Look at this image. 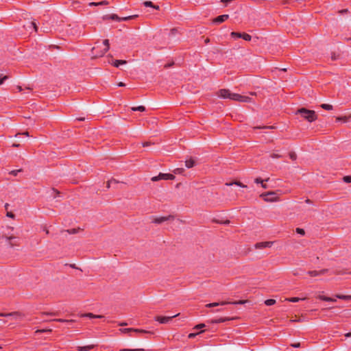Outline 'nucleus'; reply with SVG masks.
<instances>
[{
  "mask_svg": "<svg viewBox=\"0 0 351 351\" xmlns=\"http://www.w3.org/2000/svg\"><path fill=\"white\" fill-rule=\"evenodd\" d=\"M21 170V169H19V170H13L10 172V174L13 175V176H16L17 173L19 172H20Z\"/></svg>",
  "mask_w": 351,
  "mask_h": 351,
  "instance_id": "45",
  "label": "nucleus"
},
{
  "mask_svg": "<svg viewBox=\"0 0 351 351\" xmlns=\"http://www.w3.org/2000/svg\"><path fill=\"white\" fill-rule=\"evenodd\" d=\"M272 244L273 242L271 241L261 242L256 243L254 247L256 249H263L265 247H271Z\"/></svg>",
  "mask_w": 351,
  "mask_h": 351,
  "instance_id": "10",
  "label": "nucleus"
},
{
  "mask_svg": "<svg viewBox=\"0 0 351 351\" xmlns=\"http://www.w3.org/2000/svg\"><path fill=\"white\" fill-rule=\"evenodd\" d=\"M108 2L107 1H102L100 2H91L88 4L90 6H98V5H108Z\"/></svg>",
  "mask_w": 351,
  "mask_h": 351,
  "instance_id": "13",
  "label": "nucleus"
},
{
  "mask_svg": "<svg viewBox=\"0 0 351 351\" xmlns=\"http://www.w3.org/2000/svg\"><path fill=\"white\" fill-rule=\"evenodd\" d=\"M80 229H76V228H73V229H71V230H68L67 232L69 233V234H76L79 232Z\"/></svg>",
  "mask_w": 351,
  "mask_h": 351,
  "instance_id": "38",
  "label": "nucleus"
},
{
  "mask_svg": "<svg viewBox=\"0 0 351 351\" xmlns=\"http://www.w3.org/2000/svg\"><path fill=\"white\" fill-rule=\"evenodd\" d=\"M53 321L59 322H72L73 320H66V319H53Z\"/></svg>",
  "mask_w": 351,
  "mask_h": 351,
  "instance_id": "39",
  "label": "nucleus"
},
{
  "mask_svg": "<svg viewBox=\"0 0 351 351\" xmlns=\"http://www.w3.org/2000/svg\"><path fill=\"white\" fill-rule=\"evenodd\" d=\"M108 49H109V47H106L105 49L104 50V51H102L99 56H103L105 54V53L108 51Z\"/></svg>",
  "mask_w": 351,
  "mask_h": 351,
  "instance_id": "48",
  "label": "nucleus"
},
{
  "mask_svg": "<svg viewBox=\"0 0 351 351\" xmlns=\"http://www.w3.org/2000/svg\"><path fill=\"white\" fill-rule=\"evenodd\" d=\"M295 231H296L297 233H298V234H300L301 235H304L305 234V231L302 228H296Z\"/></svg>",
  "mask_w": 351,
  "mask_h": 351,
  "instance_id": "34",
  "label": "nucleus"
},
{
  "mask_svg": "<svg viewBox=\"0 0 351 351\" xmlns=\"http://www.w3.org/2000/svg\"><path fill=\"white\" fill-rule=\"evenodd\" d=\"M230 319H233V318H219L217 319H213L210 322L213 324H219Z\"/></svg>",
  "mask_w": 351,
  "mask_h": 351,
  "instance_id": "15",
  "label": "nucleus"
},
{
  "mask_svg": "<svg viewBox=\"0 0 351 351\" xmlns=\"http://www.w3.org/2000/svg\"><path fill=\"white\" fill-rule=\"evenodd\" d=\"M318 298L320 300H324V301H330V300H332V298H329V297L323 296V295H319Z\"/></svg>",
  "mask_w": 351,
  "mask_h": 351,
  "instance_id": "31",
  "label": "nucleus"
},
{
  "mask_svg": "<svg viewBox=\"0 0 351 351\" xmlns=\"http://www.w3.org/2000/svg\"><path fill=\"white\" fill-rule=\"evenodd\" d=\"M127 62L125 60H115L113 62V65L116 67H118L120 64H125Z\"/></svg>",
  "mask_w": 351,
  "mask_h": 351,
  "instance_id": "21",
  "label": "nucleus"
},
{
  "mask_svg": "<svg viewBox=\"0 0 351 351\" xmlns=\"http://www.w3.org/2000/svg\"><path fill=\"white\" fill-rule=\"evenodd\" d=\"M198 333H190L189 335V338L192 339L195 337Z\"/></svg>",
  "mask_w": 351,
  "mask_h": 351,
  "instance_id": "51",
  "label": "nucleus"
},
{
  "mask_svg": "<svg viewBox=\"0 0 351 351\" xmlns=\"http://www.w3.org/2000/svg\"><path fill=\"white\" fill-rule=\"evenodd\" d=\"M327 271H328V269H326L319 271V275H323V274H326L327 272Z\"/></svg>",
  "mask_w": 351,
  "mask_h": 351,
  "instance_id": "50",
  "label": "nucleus"
},
{
  "mask_svg": "<svg viewBox=\"0 0 351 351\" xmlns=\"http://www.w3.org/2000/svg\"><path fill=\"white\" fill-rule=\"evenodd\" d=\"M227 304H229V302L224 301V302H213V303H212V306H213V307H215V306H218L220 305H225Z\"/></svg>",
  "mask_w": 351,
  "mask_h": 351,
  "instance_id": "28",
  "label": "nucleus"
},
{
  "mask_svg": "<svg viewBox=\"0 0 351 351\" xmlns=\"http://www.w3.org/2000/svg\"><path fill=\"white\" fill-rule=\"evenodd\" d=\"M137 16H138V15H132V16H125V17H119L117 14H110V15L104 16L103 17V19L104 20H107V19H110L115 20L117 21L120 22V21H128L130 19H135Z\"/></svg>",
  "mask_w": 351,
  "mask_h": 351,
  "instance_id": "3",
  "label": "nucleus"
},
{
  "mask_svg": "<svg viewBox=\"0 0 351 351\" xmlns=\"http://www.w3.org/2000/svg\"><path fill=\"white\" fill-rule=\"evenodd\" d=\"M94 347H95L94 345H90V346H79V347H77V350L79 351H89Z\"/></svg>",
  "mask_w": 351,
  "mask_h": 351,
  "instance_id": "14",
  "label": "nucleus"
},
{
  "mask_svg": "<svg viewBox=\"0 0 351 351\" xmlns=\"http://www.w3.org/2000/svg\"><path fill=\"white\" fill-rule=\"evenodd\" d=\"M8 78V75H5L2 78H0V85H1L3 83V81Z\"/></svg>",
  "mask_w": 351,
  "mask_h": 351,
  "instance_id": "46",
  "label": "nucleus"
},
{
  "mask_svg": "<svg viewBox=\"0 0 351 351\" xmlns=\"http://www.w3.org/2000/svg\"><path fill=\"white\" fill-rule=\"evenodd\" d=\"M119 86H125V84L123 82H119L118 84H117Z\"/></svg>",
  "mask_w": 351,
  "mask_h": 351,
  "instance_id": "57",
  "label": "nucleus"
},
{
  "mask_svg": "<svg viewBox=\"0 0 351 351\" xmlns=\"http://www.w3.org/2000/svg\"><path fill=\"white\" fill-rule=\"evenodd\" d=\"M294 348H299L300 347V343H293L291 345Z\"/></svg>",
  "mask_w": 351,
  "mask_h": 351,
  "instance_id": "54",
  "label": "nucleus"
},
{
  "mask_svg": "<svg viewBox=\"0 0 351 351\" xmlns=\"http://www.w3.org/2000/svg\"><path fill=\"white\" fill-rule=\"evenodd\" d=\"M261 186H262V187H263V188H264V189H266V188H267V185H266V184H263V182H262V183H261Z\"/></svg>",
  "mask_w": 351,
  "mask_h": 351,
  "instance_id": "62",
  "label": "nucleus"
},
{
  "mask_svg": "<svg viewBox=\"0 0 351 351\" xmlns=\"http://www.w3.org/2000/svg\"><path fill=\"white\" fill-rule=\"evenodd\" d=\"M305 300V298H287L286 299V300L289 301V302H299L300 300Z\"/></svg>",
  "mask_w": 351,
  "mask_h": 351,
  "instance_id": "22",
  "label": "nucleus"
},
{
  "mask_svg": "<svg viewBox=\"0 0 351 351\" xmlns=\"http://www.w3.org/2000/svg\"><path fill=\"white\" fill-rule=\"evenodd\" d=\"M276 303V300L274 299H269L265 301V304L267 306H271Z\"/></svg>",
  "mask_w": 351,
  "mask_h": 351,
  "instance_id": "26",
  "label": "nucleus"
},
{
  "mask_svg": "<svg viewBox=\"0 0 351 351\" xmlns=\"http://www.w3.org/2000/svg\"><path fill=\"white\" fill-rule=\"evenodd\" d=\"M289 157L291 160H295L297 158V155L295 152L289 153Z\"/></svg>",
  "mask_w": 351,
  "mask_h": 351,
  "instance_id": "36",
  "label": "nucleus"
},
{
  "mask_svg": "<svg viewBox=\"0 0 351 351\" xmlns=\"http://www.w3.org/2000/svg\"><path fill=\"white\" fill-rule=\"evenodd\" d=\"M143 4L145 7H152L156 10H159V6L154 5L152 1H145L143 3Z\"/></svg>",
  "mask_w": 351,
  "mask_h": 351,
  "instance_id": "16",
  "label": "nucleus"
},
{
  "mask_svg": "<svg viewBox=\"0 0 351 351\" xmlns=\"http://www.w3.org/2000/svg\"><path fill=\"white\" fill-rule=\"evenodd\" d=\"M261 197H263L265 202H277L278 200V196L277 192L270 191L266 193H263Z\"/></svg>",
  "mask_w": 351,
  "mask_h": 351,
  "instance_id": "4",
  "label": "nucleus"
},
{
  "mask_svg": "<svg viewBox=\"0 0 351 351\" xmlns=\"http://www.w3.org/2000/svg\"><path fill=\"white\" fill-rule=\"evenodd\" d=\"M12 146H13V147H19V144L14 143V144L12 145Z\"/></svg>",
  "mask_w": 351,
  "mask_h": 351,
  "instance_id": "61",
  "label": "nucleus"
},
{
  "mask_svg": "<svg viewBox=\"0 0 351 351\" xmlns=\"http://www.w3.org/2000/svg\"><path fill=\"white\" fill-rule=\"evenodd\" d=\"M233 184H236L239 186H241L242 188H247V186L246 185H244L241 182H230V183H226V185L227 186H232Z\"/></svg>",
  "mask_w": 351,
  "mask_h": 351,
  "instance_id": "18",
  "label": "nucleus"
},
{
  "mask_svg": "<svg viewBox=\"0 0 351 351\" xmlns=\"http://www.w3.org/2000/svg\"><path fill=\"white\" fill-rule=\"evenodd\" d=\"M337 121H341V120H342V121H343L344 122H347V121H348V117H337Z\"/></svg>",
  "mask_w": 351,
  "mask_h": 351,
  "instance_id": "42",
  "label": "nucleus"
},
{
  "mask_svg": "<svg viewBox=\"0 0 351 351\" xmlns=\"http://www.w3.org/2000/svg\"><path fill=\"white\" fill-rule=\"evenodd\" d=\"M306 202L307 204H311V201L309 199H307L306 200Z\"/></svg>",
  "mask_w": 351,
  "mask_h": 351,
  "instance_id": "64",
  "label": "nucleus"
},
{
  "mask_svg": "<svg viewBox=\"0 0 351 351\" xmlns=\"http://www.w3.org/2000/svg\"><path fill=\"white\" fill-rule=\"evenodd\" d=\"M119 183V182L114 179H112L111 180H109L108 182H107V185H106V187L108 189H109L111 186V184H117Z\"/></svg>",
  "mask_w": 351,
  "mask_h": 351,
  "instance_id": "24",
  "label": "nucleus"
},
{
  "mask_svg": "<svg viewBox=\"0 0 351 351\" xmlns=\"http://www.w3.org/2000/svg\"><path fill=\"white\" fill-rule=\"evenodd\" d=\"M331 58L332 60H337V56L335 55V53L332 54Z\"/></svg>",
  "mask_w": 351,
  "mask_h": 351,
  "instance_id": "55",
  "label": "nucleus"
},
{
  "mask_svg": "<svg viewBox=\"0 0 351 351\" xmlns=\"http://www.w3.org/2000/svg\"><path fill=\"white\" fill-rule=\"evenodd\" d=\"M205 326V324H198V325H196L194 328V329H199V328H202Z\"/></svg>",
  "mask_w": 351,
  "mask_h": 351,
  "instance_id": "43",
  "label": "nucleus"
},
{
  "mask_svg": "<svg viewBox=\"0 0 351 351\" xmlns=\"http://www.w3.org/2000/svg\"><path fill=\"white\" fill-rule=\"evenodd\" d=\"M217 95L223 99H230L239 102H251L252 99L247 96L231 93L228 89H221L217 92Z\"/></svg>",
  "mask_w": 351,
  "mask_h": 351,
  "instance_id": "1",
  "label": "nucleus"
},
{
  "mask_svg": "<svg viewBox=\"0 0 351 351\" xmlns=\"http://www.w3.org/2000/svg\"><path fill=\"white\" fill-rule=\"evenodd\" d=\"M179 314H176L173 316L169 317H162V316H158L156 317V320L159 322L160 324H167L168 323L172 318L176 317L178 316Z\"/></svg>",
  "mask_w": 351,
  "mask_h": 351,
  "instance_id": "8",
  "label": "nucleus"
},
{
  "mask_svg": "<svg viewBox=\"0 0 351 351\" xmlns=\"http://www.w3.org/2000/svg\"><path fill=\"white\" fill-rule=\"evenodd\" d=\"M6 215H7V217H10V218H12V219L14 218V215L11 212H8Z\"/></svg>",
  "mask_w": 351,
  "mask_h": 351,
  "instance_id": "47",
  "label": "nucleus"
},
{
  "mask_svg": "<svg viewBox=\"0 0 351 351\" xmlns=\"http://www.w3.org/2000/svg\"><path fill=\"white\" fill-rule=\"evenodd\" d=\"M22 134L25 135V136H29V132H25L23 133Z\"/></svg>",
  "mask_w": 351,
  "mask_h": 351,
  "instance_id": "63",
  "label": "nucleus"
},
{
  "mask_svg": "<svg viewBox=\"0 0 351 351\" xmlns=\"http://www.w3.org/2000/svg\"><path fill=\"white\" fill-rule=\"evenodd\" d=\"M133 330H134V328H132L120 329V331L123 333H127V332H129L133 331Z\"/></svg>",
  "mask_w": 351,
  "mask_h": 351,
  "instance_id": "33",
  "label": "nucleus"
},
{
  "mask_svg": "<svg viewBox=\"0 0 351 351\" xmlns=\"http://www.w3.org/2000/svg\"><path fill=\"white\" fill-rule=\"evenodd\" d=\"M337 298L341 299V300H350L351 299V295H340L338 294L336 295Z\"/></svg>",
  "mask_w": 351,
  "mask_h": 351,
  "instance_id": "25",
  "label": "nucleus"
},
{
  "mask_svg": "<svg viewBox=\"0 0 351 351\" xmlns=\"http://www.w3.org/2000/svg\"><path fill=\"white\" fill-rule=\"evenodd\" d=\"M132 110H133V111L143 112V111L145 110V108L143 106H137V107H132Z\"/></svg>",
  "mask_w": 351,
  "mask_h": 351,
  "instance_id": "20",
  "label": "nucleus"
},
{
  "mask_svg": "<svg viewBox=\"0 0 351 351\" xmlns=\"http://www.w3.org/2000/svg\"><path fill=\"white\" fill-rule=\"evenodd\" d=\"M21 315L19 312H12L9 313H0V317H11L12 319H19L21 317Z\"/></svg>",
  "mask_w": 351,
  "mask_h": 351,
  "instance_id": "9",
  "label": "nucleus"
},
{
  "mask_svg": "<svg viewBox=\"0 0 351 351\" xmlns=\"http://www.w3.org/2000/svg\"><path fill=\"white\" fill-rule=\"evenodd\" d=\"M5 239L8 243V245L10 246V247H13L14 245H16L15 243H13L12 241L15 239L16 237H5Z\"/></svg>",
  "mask_w": 351,
  "mask_h": 351,
  "instance_id": "17",
  "label": "nucleus"
},
{
  "mask_svg": "<svg viewBox=\"0 0 351 351\" xmlns=\"http://www.w3.org/2000/svg\"><path fill=\"white\" fill-rule=\"evenodd\" d=\"M321 107L323 108V109H325V110H332L333 107L332 105H330V104H323L321 105Z\"/></svg>",
  "mask_w": 351,
  "mask_h": 351,
  "instance_id": "23",
  "label": "nucleus"
},
{
  "mask_svg": "<svg viewBox=\"0 0 351 351\" xmlns=\"http://www.w3.org/2000/svg\"><path fill=\"white\" fill-rule=\"evenodd\" d=\"M149 145H151L150 142H146V143H143V147L148 146Z\"/></svg>",
  "mask_w": 351,
  "mask_h": 351,
  "instance_id": "56",
  "label": "nucleus"
},
{
  "mask_svg": "<svg viewBox=\"0 0 351 351\" xmlns=\"http://www.w3.org/2000/svg\"><path fill=\"white\" fill-rule=\"evenodd\" d=\"M272 158H280V156L278 155V154H272L271 156Z\"/></svg>",
  "mask_w": 351,
  "mask_h": 351,
  "instance_id": "53",
  "label": "nucleus"
},
{
  "mask_svg": "<svg viewBox=\"0 0 351 351\" xmlns=\"http://www.w3.org/2000/svg\"><path fill=\"white\" fill-rule=\"evenodd\" d=\"M103 43L106 47H109V40L108 39L104 40Z\"/></svg>",
  "mask_w": 351,
  "mask_h": 351,
  "instance_id": "49",
  "label": "nucleus"
},
{
  "mask_svg": "<svg viewBox=\"0 0 351 351\" xmlns=\"http://www.w3.org/2000/svg\"><path fill=\"white\" fill-rule=\"evenodd\" d=\"M28 27L29 28L32 27L35 32H37V30H38V27H37L36 23L34 21L29 23Z\"/></svg>",
  "mask_w": 351,
  "mask_h": 351,
  "instance_id": "27",
  "label": "nucleus"
},
{
  "mask_svg": "<svg viewBox=\"0 0 351 351\" xmlns=\"http://www.w3.org/2000/svg\"><path fill=\"white\" fill-rule=\"evenodd\" d=\"M206 307H208V308H211V307H213V306H212V303H210V304H206Z\"/></svg>",
  "mask_w": 351,
  "mask_h": 351,
  "instance_id": "60",
  "label": "nucleus"
},
{
  "mask_svg": "<svg viewBox=\"0 0 351 351\" xmlns=\"http://www.w3.org/2000/svg\"><path fill=\"white\" fill-rule=\"evenodd\" d=\"M345 336H346V337H351V332H348V333H346V334L345 335Z\"/></svg>",
  "mask_w": 351,
  "mask_h": 351,
  "instance_id": "58",
  "label": "nucleus"
},
{
  "mask_svg": "<svg viewBox=\"0 0 351 351\" xmlns=\"http://www.w3.org/2000/svg\"><path fill=\"white\" fill-rule=\"evenodd\" d=\"M175 176L170 173H160L158 176L152 178V181L156 182L160 180H174Z\"/></svg>",
  "mask_w": 351,
  "mask_h": 351,
  "instance_id": "5",
  "label": "nucleus"
},
{
  "mask_svg": "<svg viewBox=\"0 0 351 351\" xmlns=\"http://www.w3.org/2000/svg\"><path fill=\"white\" fill-rule=\"evenodd\" d=\"M195 160L193 158H190L185 161V165L187 168H191L195 165Z\"/></svg>",
  "mask_w": 351,
  "mask_h": 351,
  "instance_id": "12",
  "label": "nucleus"
},
{
  "mask_svg": "<svg viewBox=\"0 0 351 351\" xmlns=\"http://www.w3.org/2000/svg\"><path fill=\"white\" fill-rule=\"evenodd\" d=\"M228 18H229V15H228V14L221 15L214 19V23H221L223 21H225Z\"/></svg>",
  "mask_w": 351,
  "mask_h": 351,
  "instance_id": "11",
  "label": "nucleus"
},
{
  "mask_svg": "<svg viewBox=\"0 0 351 351\" xmlns=\"http://www.w3.org/2000/svg\"><path fill=\"white\" fill-rule=\"evenodd\" d=\"M119 351H145L143 348L139 349H121Z\"/></svg>",
  "mask_w": 351,
  "mask_h": 351,
  "instance_id": "32",
  "label": "nucleus"
},
{
  "mask_svg": "<svg viewBox=\"0 0 351 351\" xmlns=\"http://www.w3.org/2000/svg\"><path fill=\"white\" fill-rule=\"evenodd\" d=\"M174 217L173 215H169L167 217H155L153 219V222L156 223H161L168 220L173 219Z\"/></svg>",
  "mask_w": 351,
  "mask_h": 351,
  "instance_id": "6",
  "label": "nucleus"
},
{
  "mask_svg": "<svg viewBox=\"0 0 351 351\" xmlns=\"http://www.w3.org/2000/svg\"><path fill=\"white\" fill-rule=\"evenodd\" d=\"M255 182L261 184L262 182H263V180L261 178H258L255 180Z\"/></svg>",
  "mask_w": 351,
  "mask_h": 351,
  "instance_id": "52",
  "label": "nucleus"
},
{
  "mask_svg": "<svg viewBox=\"0 0 351 351\" xmlns=\"http://www.w3.org/2000/svg\"><path fill=\"white\" fill-rule=\"evenodd\" d=\"M308 274L311 276H319V272L317 271H309Z\"/></svg>",
  "mask_w": 351,
  "mask_h": 351,
  "instance_id": "30",
  "label": "nucleus"
},
{
  "mask_svg": "<svg viewBox=\"0 0 351 351\" xmlns=\"http://www.w3.org/2000/svg\"><path fill=\"white\" fill-rule=\"evenodd\" d=\"M133 331L136 332H140V333H150V332H149V331H147L145 330H141V329H136V328H134Z\"/></svg>",
  "mask_w": 351,
  "mask_h": 351,
  "instance_id": "35",
  "label": "nucleus"
},
{
  "mask_svg": "<svg viewBox=\"0 0 351 351\" xmlns=\"http://www.w3.org/2000/svg\"><path fill=\"white\" fill-rule=\"evenodd\" d=\"M343 181L346 183H350L351 182V176H347L343 177Z\"/></svg>",
  "mask_w": 351,
  "mask_h": 351,
  "instance_id": "37",
  "label": "nucleus"
},
{
  "mask_svg": "<svg viewBox=\"0 0 351 351\" xmlns=\"http://www.w3.org/2000/svg\"><path fill=\"white\" fill-rule=\"evenodd\" d=\"M231 36L233 37L242 38L245 40L250 41L252 38L251 36L245 34V33H238V32H232Z\"/></svg>",
  "mask_w": 351,
  "mask_h": 351,
  "instance_id": "7",
  "label": "nucleus"
},
{
  "mask_svg": "<svg viewBox=\"0 0 351 351\" xmlns=\"http://www.w3.org/2000/svg\"><path fill=\"white\" fill-rule=\"evenodd\" d=\"M176 32H177V29H171V31H170L169 35L171 36H173L176 35Z\"/></svg>",
  "mask_w": 351,
  "mask_h": 351,
  "instance_id": "41",
  "label": "nucleus"
},
{
  "mask_svg": "<svg viewBox=\"0 0 351 351\" xmlns=\"http://www.w3.org/2000/svg\"><path fill=\"white\" fill-rule=\"evenodd\" d=\"M120 326H127L128 324L126 322H122L119 324Z\"/></svg>",
  "mask_w": 351,
  "mask_h": 351,
  "instance_id": "59",
  "label": "nucleus"
},
{
  "mask_svg": "<svg viewBox=\"0 0 351 351\" xmlns=\"http://www.w3.org/2000/svg\"><path fill=\"white\" fill-rule=\"evenodd\" d=\"M247 302V300H239L235 302H229V304H243Z\"/></svg>",
  "mask_w": 351,
  "mask_h": 351,
  "instance_id": "29",
  "label": "nucleus"
},
{
  "mask_svg": "<svg viewBox=\"0 0 351 351\" xmlns=\"http://www.w3.org/2000/svg\"><path fill=\"white\" fill-rule=\"evenodd\" d=\"M51 329H42V330H37L35 332L36 333H41L44 332H51Z\"/></svg>",
  "mask_w": 351,
  "mask_h": 351,
  "instance_id": "40",
  "label": "nucleus"
},
{
  "mask_svg": "<svg viewBox=\"0 0 351 351\" xmlns=\"http://www.w3.org/2000/svg\"><path fill=\"white\" fill-rule=\"evenodd\" d=\"M82 316L88 317L90 318H101V317H103L102 315H93V313H86V314L82 315Z\"/></svg>",
  "mask_w": 351,
  "mask_h": 351,
  "instance_id": "19",
  "label": "nucleus"
},
{
  "mask_svg": "<svg viewBox=\"0 0 351 351\" xmlns=\"http://www.w3.org/2000/svg\"><path fill=\"white\" fill-rule=\"evenodd\" d=\"M297 113L300 114L305 119L310 122H312L317 119L315 112L313 110H307L306 108H300L298 110Z\"/></svg>",
  "mask_w": 351,
  "mask_h": 351,
  "instance_id": "2",
  "label": "nucleus"
},
{
  "mask_svg": "<svg viewBox=\"0 0 351 351\" xmlns=\"http://www.w3.org/2000/svg\"><path fill=\"white\" fill-rule=\"evenodd\" d=\"M183 171H184L183 169L178 168L174 170V173H182Z\"/></svg>",
  "mask_w": 351,
  "mask_h": 351,
  "instance_id": "44",
  "label": "nucleus"
}]
</instances>
